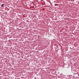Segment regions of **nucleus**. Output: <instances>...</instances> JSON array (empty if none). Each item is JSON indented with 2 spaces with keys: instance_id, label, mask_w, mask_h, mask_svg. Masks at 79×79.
<instances>
[{
  "instance_id": "nucleus-1",
  "label": "nucleus",
  "mask_w": 79,
  "mask_h": 79,
  "mask_svg": "<svg viewBox=\"0 0 79 79\" xmlns=\"http://www.w3.org/2000/svg\"><path fill=\"white\" fill-rule=\"evenodd\" d=\"M3 5H4V4H2V6H1L2 7H3Z\"/></svg>"
}]
</instances>
